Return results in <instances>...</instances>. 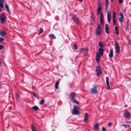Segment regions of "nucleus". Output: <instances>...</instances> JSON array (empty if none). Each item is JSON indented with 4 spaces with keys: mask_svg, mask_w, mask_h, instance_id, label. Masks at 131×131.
I'll return each mask as SVG.
<instances>
[{
    "mask_svg": "<svg viewBox=\"0 0 131 131\" xmlns=\"http://www.w3.org/2000/svg\"><path fill=\"white\" fill-rule=\"evenodd\" d=\"M102 10V4L101 3H99L98 4L97 9V14L98 15H99L100 14V21L101 24L103 25L104 24V15L103 13L101 12Z\"/></svg>",
    "mask_w": 131,
    "mask_h": 131,
    "instance_id": "f257e3e1",
    "label": "nucleus"
},
{
    "mask_svg": "<svg viewBox=\"0 0 131 131\" xmlns=\"http://www.w3.org/2000/svg\"><path fill=\"white\" fill-rule=\"evenodd\" d=\"M75 93L72 92L71 93L70 95V98L71 101L73 103L77 104H79V102L75 99Z\"/></svg>",
    "mask_w": 131,
    "mask_h": 131,
    "instance_id": "f03ea898",
    "label": "nucleus"
},
{
    "mask_svg": "<svg viewBox=\"0 0 131 131\" xmlns=\"http://www.w3.org/2000/svg\"><path fill=\"white\" fill-rule=\"evenodd\" d=\"M78 107L77 106H75L74 107L73 109V111L72 114L73 115L79 114L80 113L78 110Z\"/></svg>",
    "mask_w": 131,
    "mask_h": 131,
    "instance_id": "7ed1b4c3",
    "label": "nucleus"
},
{
    "mask_svg": "<svg viewBox=\"0 0 131 131\" xmlns=\"http://www.w3.org/2000/svg\"><path fill=\"white\" fill-rule=\"evenodd\" d=\"M95 70L97 73V76L99 77L102 73L100 66H99L96 67Z\"/></svg>",
    "mask_w": 131,
    "mask_h": 131,
    "instance_id": "20e7f679",
    "label": "nucleus"
},
{
    "mask_svg": "<svg viewBox=\"0 0 131 131\" xmlns=\"http://www.w3.org/2000/svg\"><path fill=\"white\" fill-rule=\"evenodd\" d=\"M101 27L100 24H98L97 27L96 29V34L98 35H100L101 33Z\"/></svg>",
    "mask_w": 131,
    "mask_h": 131,
    "instance_id": "39448f33",
    "label": "nucleus"
},
{
    "mask_svg": "<svg viewBox=\"0 0 131 131\" xmlns=\"http://www.w3.org/2000/svg\"><path fill=\"white\" fill-rule=\"evenodd\" d=\"M115 44L116 48V51L118 53H119L120 52L119 47L118 43L117 41H115Z\"/></svg>",
    "mask_w": 131,
    "mask_h": 131,
    "instance_id": "423d86ee",
    "label": "nucleus"
},
{
    "mask_svg": "<svg viewBox=\"0 0 131 131\" xmlns=\"http://www.w3.org/2000/svg\"><path fill=\"white\" fill-rule=\"evenodd\" d=\"M79 49L80 50L81 52H83L84 55L85 56H87L88 52V50L87 49H81L80 48Z\"/></svg>",
    "mask_w": 131,
    "mask_h": 131,
    "instance_id": "0eeeda50",
    "label": "nucleus"
},
{
    "mask_svg": "<svg viewBox=\"0 0 131 131\" xmlns=\"http://www.w3.org/2000/svg\"><path fill=\"white\" fill-rule=\"evenodd\" d=\"M72 18L74 21L77 24H79L78 19L76 16L75 15L73 16L72 17Z\"/></svg>",
    "mask_w": 131,
    "mask_h": 131,
    "instance_id": "6e6552de",
    "label": "nucleus"
},
{
    "mask_svg": "<svg viewBox=\"0 0 131 131\" xmlns=\"http://www.w3.org/2000/svg\"><path fill=\"white\" fill-rule=\"evenodd\" d=\"M97 92V88L96 86H94L93 88L91 89V93L92 94L96 93Z\"/></svg>",
    "mask_w": 131,
    "mask_h": 131,
    "instance_id": "1a4fd4ad",
    "label": "nucleus"
},
{
    "mask_svg": "<svg viewBox=\"0 0 131 131\" xmlns=\"http://www.w3.org/2000/svg\"><path fill=\"white\" fill-rule=\"evenodd\" d=\"M107 20L108 22H109L111 20V12L109 11L107 13Z\"/></svg>",
    "mask_w": 131,
    "mask_h": 131,
    "instance_id": "9d476101",
    "label": "nucleus"
},
{
    "mask_svg": "<svg viewBox=\"0 0 131 131\" xmlns=\"http://www.w3.org/2000/svg\"><path fill=\"white\" fill-rule=\"evenodd\" d=\"M100 58V56L99 53L98 52H97L96 54L95 59L97 62L98 63L99 62Z\"/></svg>",
    "mask_w": 131,
    "mask_h": 131,
    "instance_id": "9b49d317",
    "label": "nucleus"
},
{
    "mask_svg": "<svg viewBox=\"0 0 131 131\" xmlns=\"http://www.w3.org/2000/svg\"><path fill=\"white\" fill-rule=\"evenodd\" d=\"M6 17H3L0 16V20L1 23H4L6 21Z\"/></svg>",
    "mask_w": 131,
    "mask_h": 131,
    "instance_id": "f8f14e48",
    "label": "nucleus"
},
{
    "mask_svg": "<svg viewBox=\"0 0 131 131\" xmlns=\"http://www.w3.org/2000/svg\"><path fill=\"white\" fill-rule=\"evenodd\" d=\"M106 85L107 86V89H110V88L109 82V79L108 77H106Z\"/></svg>",
    "mask_w": 131,
    "mask_h": 131,
    "instance_id": "ddd939ff",
    "label": "nucleus"
},
{
    "mask_svg": "<svg viewBox=\"0 0 131 131\" xmlns=\"http://www.w3.org/2000/svg\"><path fill=\"white\" fill-rule=\"evenodd\" d=\"M104 51V49H103L102 48H100L99 49V53L101 56H103Z\"/></svg>",
    "mask_w": 131,
    "mask_h": 131,
    "instance_id": "4468645a",
    "label": "nucleus"
},
{
    "mask_svg": "<svg viewBox=\"0 0 131 131\" xmlns=\"http://www.w3.org/2000/svg\"><path fill=\"white\" fill-rule=\"evenodd\" d=\"M124 115L126 118H128L130 117V114L128 111H127L125 112Z\"/></svg>",
    "mask_w": 131,
    "mask_h": 131,
    "instance_id": "2eb2a0df",
    "label": "nucleus"
},
{
    "mask_svg": "<svg viewBox=\"0 0 131 131\" xmlns=\"http://www.w3.org/2000/svg\"><path fill=\"white\" fill-rule=\"evenodd\" d=\"M99 45L100 47V48H103L105 45V44L104 42H100L99 43Z\"/></svg>",
    "mask_w": 131,
    "mask_h": 131,
    "instance_id": "dca6fc26",
    "label": "nucleus"
},
{
    "mask_svg": "<svg viewBox=\"0 0 131 131\" xmlns=\"http://www.w3.org/2000/svg\"><path fill=\"white\" fill-rule=\"evenodd\" d=\"M88 117V114L87 113H86L85 114L84 118V121L85 123L87 122Z\"/></svg>",
    "mask_w": 131,
    "mask_h": 131,
    "instance_id": "f3484780",
    "label": "nucleus"
},
{
    "mask_svg": "<svg viewBox=\"0 0 131 131\" xmlns=\"http://www.w3.org/2000/svg\"><path fill=\"white\" fill-rule=\"evenodd\" d=\"M119 15L121 17L119 18V21L120 22L122 23L123 19V16L122 13H120Z\"/></svg>",
    "mask_w": 131,
    "mask_h": 131,
    "instance_id": "a211bd4d",
    "label": "nucleus"
},
{
    "mask_svg": "<svg viewBox=\"0 0 131 131\" xmlns=\"http://www.w3.org/2000/svg\"><path fill=\"white\" fill-rule=\"evenodd\" d=\"M105 31L106 33H108L109 31V26L108 25L106 24L105 26Z\"/></svg>",
    "mask_w": 131,
    "mask_h": 131,
    "instance_id": "6ab92c4d",
    "label": "nucleus"
},
{
    "mask_svg": "<svg viewBox=\"0 0 131 131\" xmlns=\"http://www.w3.org/2000/svg\"><path fill=\"white\" fill-rule=\"evenodd\" d=\"M113 50L111 49L110 50V52L109 54V57L110 58H112L113 56Z\"/></svg>",
    "mask_w": 131,
    "mask_h": 131,
    "instance_id": "aec40b11",
    "label": "nucleus"
},
{
    "mask_svg": "<svg viewBox=\"0 0 131 131\" xmlns=\"http://www.w3.org/2000/svg\"><path fill=\"white\" fill-rule=\"evenodd\" d=\"M108 1L109 0H106L105 1V7L106 10H107L109 5Z\"/></svg>",
    "mask_w": 131,
    "mask_h": 131,
    "instance_id": "412c9836",
    "label": "nucleus"
},
{
    "mask_svg": "<svg viewBox=\"0 0 131 131\" xmlns=\"http://www.w3.org/2000/svg\"><path fill=\"white\" fill-rule=\"evenodd\" d=\"M99 125L98 123H96L93 126L94 129H99Z\"/></svg>",
    "mask_w": 131,
    "mask_h": 131,
    "instance_id": "4be33fe9",
    "label": "nucleus"
},
{
    "mask_svg": "<svg viewBox=\"0 0 131 131\" xmlns=\"http://www.w3.org/2000/svg\"><path fill=\"white\" fill-rule=\"evenodd\" d=\"M59 81L58 80L56 81V83L55 85V87L56 88L58 89V85L59 84Z\"/></svg>",
    "mask_w": 131,
    "mask_h": 131,
    "instance_id": "5701e85b",
    "label": "nucleus"
},
{
    "mask_svg": "<svg viewBox=\"0 0 131 131\" xmlns=\"http://www.w3.org/2000/svg\"><path fill=\"white\" fill-rule=\"evenodd\" d=\"M115 34L116 35H118V29L117 26H116L115 27Z\"/></svg>",
    "mask_w": 131,
    "mask_h": 131,
    "instance_id": "b1692460",
    "label": "nucleus"
},
{
    "mask_svg": "<svg viewBox=\"0 0 131 131\" xmlns=\"http://www.w3.org/2000/svg\"><path fill=\"white\" fill-rule=\"evenodd\" d=\"M4 2V1L3 0H0V7L1 8H2L3 7Z\"/></svg>",
    "mask_w": 131,
    "mask_h": 131,
    "instance_id": "393cba45",
    "label": "nucleus"
},
{
    "mask_svg": "<svg viewBox=\"0 0 131 131\" xmlns=\"http://www.w3.org/2000/svg\"><path fill=\"white\" fill-rule=\"evenodd\" d=\"M31 128L32 131H37L35 126L32 124H31Z\"/></svg>",
    "mask_w": 131,
    "mask_h": 131,
    "instance_id": "a878e982",
    "label": "nucleus"
},
{
    "mask_svg": "<svg viewBox=\"0 0 131 131\" xmlns=\"http://www.w3.org/2000/svg\"><path fill=\"white\" fill-rule=\"evenodd\" d=\"M8 5L6 3L5 4V7L7 9L8 11V12L9 13H10V11L9 8L8 7Z\"/></svg>",
    "mask_w": 131,
    "mask_h": 131,
    "instance_id": "bb28decb",
    "label": "nucleus"
},
{
    "mask_svg": "<svg viewBox=\"0 0 131 131\" xmlns=\"http://www.w3.org/2000/svg\"><path fill=\"white\" fill-rule=\"evenodd\" d=\"M49 36L51 38H53V39H55L56 38V37L53 34L50 35Z\"/></svg>",
    "mask_w": 131,
    "mask_h": 131,
    "instance_id": "cd10ccee",
    "label": "nucleus"
},
{
    "mask_svg": "<svg viewBox=\"0 0 131 131\" xmlns=\"http://www.w3.org/2000/svg\"><path fill=\"white\" fill-rule=\"evenodd\" d=\"M44 102H45L44 99H42L39 102V103L40 104L42 105L44 103Z\"/></svg>",
    "mask_w": 131,
    "mask_h": 131,
    "instance_id": "c85d7f7f",
    "label": "nucleus"
},
{
    "mask_svg": "<svg viewBox=\"0 0 131 131\" xmlns=\"http://www.w3.org/2000/svg\"><path fill=\"white\" fill-rule=\"evenodd\" d=\"M6 34L3 31H0V35L1 36H5Z\"/></svg>",
    "mask_w": 131,
    "mask_h": 131,
    "instance_id": "c756f323",
    "label": "nucleus"
},
{
    "mask_svg": "<svg viewBox=\"0 0 131 131\" xmlns=\"http://www.w3.org/2000/svg\"><path fill=\"white\" fill-rule=\"evenodd\" d=\"M122 125L124 126L126 128H127L128 127H129L130 126V125L128 124H122Z\"/></svg>",
    "mask_w": 131,
    "mask_h": 131,
    "instance_id": "7c9ffc66",
    "label": "nucleus"
},
{
    "mask_svg": "<svg viewBox=\"0 0 131 131\" xmlns=\"http://www.w3.org/2000/svg\"><path fill=\"white\" fill-rule=\"evenodd\" d=\"M91 24L92 25H93L94 23V18L91 19Z\"/></svg>",
    "mask_w": 131,
    "mask_h": 131,
    "instance_id": "2f4dec72",
    "label": "nucleus"
},
{
    "mask_svg": "<svg viewBox=\"0 0 131 131\" xmlns=\"http://www.w3.org/2000/svg\"><path fill=\"white\" fill-rule=\"evenodd\" d=\"M32 108L35 110H37L38 109V107L37 106H35L32 107Z\"/></svg>",
    "mask_w": 131,
    "mask_h": 131,
    "instance_id": "473e14b6",
    "label": "nucleus"
},
{
    "mask_svg": "<svg viewBox=\"0 0 131 131\" xmlns=\"http://www.w3.org/2000/svg\"><path fill=\"white\" fill-rule=\"evenodd\" d=\"M116 13L115 11L113 12V18H115Z\"/></svg>",
    "mask_w": 131,
    "mask_h": 131,
    "instance_id": "72a5a7b5",
    "label": "nucleus"
},
{
    "mask_svg": "<svg viewBox=\"0 0 131 131\" xmlns=\"http://www.w3.org/2000/svg\"><path fill=\"white\" fill-rule=\"evenodd\" d=\"M43 31V30L42 28H40L39 29V32L38 34V35H39Z\"/></svg>",
    "mask_w": 131,
    "mask_h": 131,
    "instance_id": "f704fd0d",
    "label": "nucleus"
},
{
    "mask_svg": "<svg viewBox=\"0 0 131 131\" xmlns=\"http://www.w3.org/2000/svg\"><path fill=\"white\" fill-rule=\"evenodd\" d=\"M113 24L114 25H116V21L115 18H113Z\"/></svg>",
    "mask_w": 131,
    "mask_h": 131,
    "instance_id": "c9c22d12",
    "label": "nucleus"
},
{
    "mask_svg": "<svg viewBox=\"0 0 131 131\" xmlns=\"http://www.w3.org/2000/svg\"><path fill=\"white\" fill-rule=\"evenodd\" d=\"M16 97L17 99H18L20 97H19V96L18 94L17 93H16Z\"/></svg>",
    "mask_w": 131,
    "mask_h": 131,
    "instance_id": "e433bc0d",
    "label": "nucleus"
},
{
    "mask_svg": "<svg viewBox=\"0 0 131 131\" xmlns=\"http://www.w3.org/2000/svg\"><path fill=\"white\" fill-rule=\"evenodd\" d=\"M0 16H1L3 17H6V16L4 13H2L1 15H0Z\"/></svg>",
    "mask_w": 131,
    "mask_h": 131,
    "instance_id": "4c0bfd02",
    "label": "nucleus"
},
{
    "mask_svg": "<svg viewBox=\"0 0 131 131\" xmlns=\"http://www.w3.org/2000/svg\"><path fill=\"white\" fill-rule=\"evenodd\" d=\"M74 47L75 50H77L78 49V47L75 45H74Z\"/></svg>",
    "mask_w": 131,
    "mask_h": 131,
    "instance_id": "58836bf2",
    "label": "nucleus"
},
{
    "mask_svg": "<svg viewBox=\"0 0 131 131\" xmlns=\"http://www.w3.org/2000/svg\"><path fill=\"white\" fill-rule=\"evenodd\" d=\"M4 40V38L1 37L0 38V42L3 41Z\"/></svg>",
    "mask_w": 131,
    "mask_h": 131,
    "instance_id": "ea45409f",
    "label": "nucleus"
},
{
    "mask_svg": "<svg viewBox=\"0 0 131 131\" xmlns=\"http://www.w3.org/2000/svg\"><path fill=\"white\" fill-rule=\"evenodd\" d=\"M4 48V46L2 45H0V50L3 49Z\"/></svg>",
    "mask_w": 131,
    "mask_h": 131,
    "instance_id": "a19ab883",
    "label": "nucleus"
},
{
    "mask_svg": "<svg viewBox=\"0 0 131 131\" xmlns=\"http://www.w3.org/2000/svg\"><path fill=\"white\" fill-rule=\"evenodd\" d=\"M112 123L111 122H109L107 124L108 125V126H111Z\"/></svg>",
    "mask_w": 131,
    "mask_h": 131,
    "instance_id": "79ce46f5",
    "label": "nucleus"
},
{
    "mask_svg": "<svg viewBox=\"0 0 131 131\" xmlns=\"http://www.w3.org/2000/svg\"><path fill=\"white\" fill-rule=\"evenodd\" d=\"M91 19L92 18H94V15L93 14H92L91 15Z\"/></svg>",
    "mask_w": 131,
    "mask_h": 131,
    "instance_id": "37998d69",
    "label": "nucleus"
},
{
    "mask_svg": "<svg viewBox=\"0 0 131 131\" xmlns=\"http://www.w3.org/2000/svg\"><path fill=\"white\" fill-rule=\"evenodd\" d=\"M105 128L103 127L102 128V131H105Z\"/></svg>",
    "mask_w": 131,
    "mask_h": 131,
    "instance_id": "c03bdc74",
    "label": "nucleus"
},
{
    "mask_svg": "<svg viewBox=\"0 0 131 131\" xmlns=\"http://www.w3.org/2000/svg\"><path fill=\"white\" fill-rule=\"evenodd\" d=\"M119 3H123V0H119Z\"/></svg>",
    "mask_w": 131,
    "mask_h": 131,
    "instance_id": "a18cd8bd",
    "label": "nucleus"
},
{
    "mask_svg": "<svg viewBox=\"0 0 131 131\" xmlns=\"http://www.w3.org/2000/svg\"><path fill=\"white\" fill-rule=\"evenodd\" d=\"M34 95L36 97V96H37L35 92H34Z\"/></svg>",
    "mask_w": 131,
    "mask_h": 131,
    "instance_id": "49530a36",
    "label": "nucleus"
},
{
    "mask_svg": "<svg viewBox=\"0 0 131 131\" xmlns=\"http://www.w3.org/2000/svg\"><path fill=\"white\" fill-rule=\"evenodd\" d=\"M80 2H82V1L83 0H79Z\"/></svg>",
    "mask_w": 131,
    "mask_h": 131,
    "instance_id": "de8ad7c7",
    "label": "nucleus"
},
{
    "mask_svg": "<svg viewBox=\"0 0 131 131\" xmlns=\"http://www.w3.org/2000/svg\"><path fill=\"white\" fill-rule=\"evenodd\" d=\"M129 20H127V23H128V22H129Z\"/></svg>",
    "mask_w": 131,
    "mask_h": 131,
    "instance_id": "09e8293b",
    "label": "nucleus"
},
{
    "mask_svg": "<svg viewBox=\"0 0 131 131\" xmlns=\"http://www.w3.org/2000/svg\"><path fill=\"white\" fill-rule=\"evenodd\" d=\"M111 0V1L112 2L113 1V0Z\"/></svg>",
    "mask_w": 131,
    "mask_h": 131,
    "instance_id": "8fccbe9b",
    "label": "nucleus"
},
{
    "mask_svg": "<svg viewBox=\"0 0 131 131\" xmlns=\"http://www.w3.org/2000/svg\"><path fill=\"white\" fill-rule=\"evenodd\" d=\"M1 11V9H0V12Z\"/></svg>",
    "mask_w": 131,
    "mask_h": 131,
    "instance_id": "3c124183",
    "label": "nucleus"
},
{
    "mask_svg": "<svg viewBox=\"0 0 131 131\" xmlns=\"http://www.w3.org/2000/svg\"><path fill=\"white\" fill-rule=\"evenodd\" d=\"M129 41L130 42V40H129Z\"/></svg>",
    "mask_w": 131,
    "mask_h": 131,
    "instance_id": "603ef678",
    "label": "nucleus"
},
{
    "mask_svg": "<svg viewBox=\"0 0 131 131\" xmlns=\"http://www.w3.org/2000/svg\"><path fill=\"white\" fill-rule=\"evenodd\" d=\"M48 3V2H47V3Z\"/></svg>",
    "mask_w": 131,
    "mask_h": 131,
    "instance_id": "864d4df0",
    "label": "nucleus"
},
{
    "mask_svg": "<svg viewBox=\"0 0 131 131\" xmlns=\"http://www.w3.org/2000/svg\"><path fill=\"white\" fill-rule=\"evenodd\" d=\"M52 131H54V130H53Z\"/></svg>",
    "mask_w": 131,
    "mask_h": 131,
    "instance_id": "5fc2aeb1",
    "label": "nucleus"
}]
</instances>
